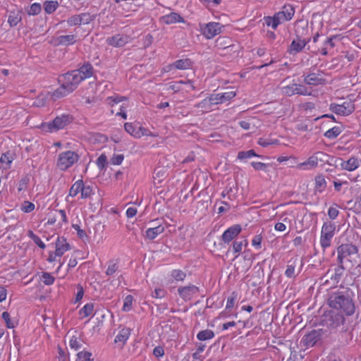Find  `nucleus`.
Segmentation results:
<instances>
[{
  "label": "nucleus",
  "instance_id": "052dcab7",
  "mask_svg": "<svg viewBox=\"0 0 361 361\" xmlns=\"http://www.w3.org/2000/svg\"><path fill=\"white\" fill-rule=\"evenodd\" d=\"M58 214V216L60 217V221H59V225L61 226L64 224L68 223V217L65 210L59 209L56 212Z\"/></svg>",
  "mask_w": 361,
  "mask_h": 361
},
{
  "label": "nucleus",
  "instance_id": "69168bd1",
  "mask_svg": "<svg viewBox=\"0 0 361 361\" xmlns=\"http://www.w3.org/2000/svg\"><path fill=\"white\" fill-rule=\"evenodd\" d=\"M252 166L257 171H266L268 164L260 161H252Z\"/></svg>",
  "mask_w": 361,
  "mask_h": 361
},
{
  "label": "nucleus",
  "instance_id": "72a5a7b5",
  "mask_svg": "<svg viewBox=\"0 0 361 361\" xmlns=\"http://www.w3.org/2000/svg\"><path fill=\"white\" fill-rule=\"evenodd\" d=\"M315 190L319 192L324 191L326 187V181L323 175H319L315 177Z\"/></svg>",
  "mask_w": 361,
  "mask_h": 361
},
{
  "label": "nucleus",
  "instance_id": "5701e85b",
  "mask_svg": "<svg viewBox=\"0 0 361 361\" xmlns=\"http://www.w3.org/2000/svg\"><path fill=\"white\" fill-rule=\"evenodd\" d=\"M165 228L162 225H158L153 228H149L145 231V237L152 240L155 239L159 235L164 232Z\"/></svg>",
  "mask_w": 361,
  "mask_h": 361
},
{
  "label": "nucleus",
  "instance_id": "6e6552de",
  "mask_svg": "<svg viewBox=\"0 0 361 361\" xmlns=\"http://www.w3.org/2000/svg\"><path fill=\"white\" fill-rule=\"evenodd\" d=\"M329 109L338 116H347L354 111L355 104L352 100H345L342 104L331 103Z\"/></svg>",
  "mask_w": 361,
  "mask_h": 361
},
{
  "label": "nucleus",
  "instance_id": "c756f323",
  "mask_svg": "<svg viewBox=\"0 0 361 361\" xmlns=\"http://www.w3.org/2000/svg\"><path fill=\"white\" fill-rule=\"evenodd\" d=\"M248 241L247 239H244L240 241H234L232 245V251L235 254V257H237L242 251L243 247H247Z\"/></svg>",
  "mask_w": 361,
  "mask_h": 361
},
{
  "label": "nucleus",
  "instance_id": "f704fd0d",
  "mask_svg": "<svg viewBox=\"0 0 361 361\" xmlns=\"http://www.w3.org/2000/svg\"><path fill=\"white\" fill-rule=\"evenodd\" d=\"M214 337V333L212 330H210V329H205V330L200 331L197 334V338L201 341L211 340Z\"/></svg>",
  "mask_w": 361,
  "mask_h": 361
},
{
  "label": "nucleus",
  "instance_id": "09e8293b",
  "mask_svg": "<svg viewBox=\"0 0 361 361\" xmlns=\"http://www.w3.org/2000/svg\"><path fill=\"white\" fill-rule=\"evenodd\" d=\"M30 182V178L27 176L23 177L18 183V192L26 190L27 185Z\"/></svg>",
  "mask_w": 361,
  "mask_h": 361
},
{
  "label": "nucleus",
  "instance_id": "39448f33",
  "mask_svg": "<svg viewBox=\"0 0 361 361\" xmlns=\"http://www.w3.org/2000/svg\"><path fill=\"white\" fill-rule=\"evenodd\" d=\"M236 96L235 91H229L223 93L212 94L210 96L201 101L197 106L199 108H207V106L211 104H223L230 101Z\"/></svg>",
  "mask_w": 361,
  "mask_h": 361
},
{
  "label": "nucleus",
  "instance_id": "6ab92c4d",
  "mask_svg": "<svg viewBox=\"0 0 361 361\" xmlns=\"http://www.w3.org/2000/svg\"><path fill=\"white\" fill-rule=\"evenodd\" d=\"M76 42V36L74 35H60L52 39L54 46H69Z\"/></svg>",
  "mask_w": 361,
  "mask_h": 361
},
{
  "label": "nucleus",
  "instance_id": "2f4dec72",
  "mask_svg": "<svg viewBox=\"0 0 361 361\" xmlns=\"http://www.w3.org/2000/svg\"><path fill=\"white\" fill-rule=\"evenodd\" d=\"M128 101V98L124 96H120L115 94L114 95L106 97V102L110 106H114L120 102Z\"/></svg>",
  "mask_w": 361,
  "mask_h": 361
},
{
  "label": "nucleus",
  "instance_id": "3c124183",
  "mask_svg": "<svg viewBox=\"0 0 361 361\" xmlns=\"http://www.w3.org/2000/svg\"><path fill=\"white\" fill-rule=\"evenodd\" d=\"M40 279L47 286L52 285L55 281L54 277L48 272H43L40 277Z\"/></svg>",
  "mask_w": 361,
  "mask_h": 361
},
{
  "label": "nucleus",
  "instance_id": "6e6d98bb",
  "mask_svg": "<svg viewBox=\"0 0 361 361\" xmlns=\"http://www.w3.org/2000/svg\"><path fill=\"white\" fill-rule=\"evenodd\" d=\"M118 269V265L116 262H110L108 264V267L105 271V274L107 276H112L116 272Z\"/></svg>",
  "mask_w": 361,
  "mask_h": 361
},
{
  "label": "nucleus",
  "instance_id": "13d9d810",
  "mask_svg": "<svg viewBox=\"0 0 361 361\" xmlns=\"http://www.w3.org/2000/svg\"><path fill=\"white\" fill-rule=\"evenodd\" d=\"M12 161L13 157L9 152L4 153L0 158V162L5 164L6 167H9Z\"/></svg>",
  "mask_w": 361,
  "mask_h": 361
},
{
  "label": "nucleus",
  "instance_id": "ddd939ff",
  "mask_svg": "<svg viewBox=\"0 0 361 361\" xmlns=\"http://www.w3.org/2000/svg\"><path fill=\"white\" fill-rule=\"evenodd\" d=\"M339 166L342 170L352 172L357 170L361 165V159L355 156H350L348 159H341Z\"/></svg>",
  "mask_w": 361,
  "mask_h": 361
},
{
  "label": "nucleus",
  "instance_id": "c85d7f7f",
  "mask_svg": "<svg viewBox=\"0 0 361 361\" xmlns=\"http://www.w3.org/2000/svg\"><path fill=\"white\" fill-rule=\"evenodd\" d=\"M43 6L44 12L47 14H51L58 8L59 4L57 1L47 0L44 2Z\"/></svg>",
  "mask_w": 361,
  "mask_h": 361
},
{
  "label": "nucleus",
  "instance_id": "bb28decb",
  "mask_svg": "<svg viewBox=\"0 0 361 361\" xmlns=\"http://www.w3.org/2000/svg\"><path fill=\"white\" fill-rule=\"evenodd\" d=\"M83 185V180L79 179L76 180L71 187L68 192V196L71 197H76L78 194L81 195L82 188Z\"/></svg>",
  "mask_w": 361,
  "mask_h": 361
},
{
  "label": "nucleus",
  "instance_id": "e433bc0d",
  "mask_svg": "<svg viewBox=\"0 0 361 361\" xmlns=\"http://www.w3.org/2000/svg\"><path fill=\"white\" fill-rule=\"evenodd\" d=\"M238 293L235 291H233L231 295L228 297L226 305V310H230L233 309L238 300Z\"/></svg>",
  "mask_w": 361,
  "mask_h": 361
},
{
  "label": "nucleus",
  "instance_id": "603ef678",
  "mask_svg": "<svg viewBox=\"0 0 361 361\" xmlns=\"http://www.w3.org/2000/svg\"><path fill=\"white\" fill-rule=\"evenodd\" d=\"M92 195H93L92 187L90 185H85L83 183L80 197L82 199H87L90 197Z\"/></svg>",
  "mask_w": 361,
  "mask_h": 361
},
{
  "label": "nucleus",
  "instance_id": "58836bf2",
  "mask_svg": "<svg viewBox=\"0 0 361 361\" xmlns=\"http://www.w3.org/2000/svg\"><path fill=\"white\" fill-rule=\"evenodd\" d=\"M341 132L342 130L340 127L334 126L325 132L324 136L329 139H334L338 137L341 133Z\"/></svg>",
  "mask_w": 361,
  "mask_h": 361
},
{
  "label": "nucleus",
  "instance_id": "4d7b16f0",
  "mask_svg": "<svg viewBox=\"0 0 361 361\" xmlns=\"http://www.w3.org/2000/svg\"><path fill=\"white\" fill-rule=\"evenodd\" d=\"M262 240V233L256 235L252 240V245L257 250L261 249Z\"/></svg>",
  "mask_w": 361,
  "mask_h": 361
},
{
  "label": "nucleus",
  "instance_id": "dca6fc26",
  "mask_svg": "<svg viewBox=\"0 0 361 361\" xmlns=\"http://www.w3.org/2000/svg\"><path fill=\"white\" fill-rule=\"evenodd\" d=\"M192 66V61L188 59H182L175 61L173 63L169 64L164 69L165 72H169L172 70H188Z\"/></svg>",
  "mask_w": 361,
  "mask_h": 361
},
{
  "label": "nucleus",
  "instance_id": "1a4fd4ad",
  "mask_svg": "<svg viewBox=\"0 0 361 361\" xmlns=\"http://www.w3.org/2000/svg\"><path fill=\"white\" fill-rule=\"evenodd\" d=\"M222 27L223 25L219 23L209 22L200 24V31L206 39H211L221 32Z\"/></svg>",
  "mask_w": 361,
  "mask_h": 361
},
{
  "label": "nucleus",
  "instance_id": "ea45409f",
  "mask_svg": "<svg viewBox=\"0 0 361 361\" xmlns=\"http://www.w3.org/2000/svg\"><path fill=\"white\" fill-rule=\"evenodd\" d=\"M257 143L263 147H267L269 145H279V140L277 139L260 137L258 139Z\"/></svg>",
  "mask_w": 361,
  "mask_h": 361
},
{
  "label": "nucleus",
  "instance_id": "2eb2a0df",
  "mask_svg": "<svg viewBox=\"0 0 361 361\" xmlns=\"http://www.w3.org/2000/svg\"><path fill=\"white\" fill-rule=\"evenodd\" d=\"M241 231L242 228L240 224H234L228 227L221 235L222 241L228 244L240 233Z\"/></svg>",
  "mask_w": 361,
  "mask_h": 361
},
{
  "label": "nucleus",
  "instance_id": "9d476101",
  "mask_svg": "<svg viewBox=\"0 0 361 361\" xmlns=\"http://www.w3.org/2000/svg\"><path fill=\"white\" fill-rule=\"evenodd\" d=\"M59 81L70 92H72L74 90H75L78 85L80 83L78 77L73 71L61 75L59 78Z\"/></svg>",
  "mask_w": 361,
  "mask_h": 361
},
{
  "label": "nucleus",
  "instance_id": "423d86ee",
  "mask_svg": "<svg viewBox=\"0 0 361 361\" xmlns=\"http://www.w3.org/2000/svg\"><path fill=\"white\" fill-rule=\"evenodd\" d=\"M328 157V154L323 152H317L305 161L298 164L296 168L300 170H310L316 168L319 163L327 162Z\"/></svg>",
  "mask_w": 361,
  "mask_h": 361
},
{
  "label": "nucleus",
  "instance_id": "a18cd8bd",
  "mask_svg": "<svg viewBox=\"0 0 361 361\" xmlns=\"http://www.w3.org/2000/svg\"><path fill=\"white\" fill-rule=\"evenodd\" d=\"M295 94L310 96L312 92L310 91L304 85L295 83Z\"/></svg>",
  "mask_w": 361,
  "mask_h": 361
},
{
  "label": "nucleus",
  "instance_id": "f03ea898",
  "mask_svg": "<svg viewBox=\"0 0 361 361\" xmlns=\"http://www.w3.org/2000/svg\"><path fill=\"white\" fill-rule=\"evenodd\" d=\"M295 15V8L291 4H285L281 10L276 13L273 16L264 18L266 25L276 30L278 26L286 21L290 20Z\"/></svg>",
  "mask_w": 361,
  "mask_h": 361
},
{
  "label": "nucleus",
  "instance_id": "7ed1b4c3",
  "mask_svg": "<svg viewBox=\"0 0 361 361\" xmlns=\"http://www.w3.org/2000/svg\"><path fill=\"white\" fill-rule=\"evenodd\" d=\"M73 121V116L72 115L63 114L56 116L52 121L42 123L37 128L45 133H54L65 128Z\"/></svg>",
  "mask_w": 361,
  "mask_h": 361
},
{
  "label": "nucleus",
  "instance_id": "49530a36",
  "mask_svg": "<svg viewBox=\"0 0 361 361\" xmlns=\"http://www.w3.org/2000/svg\"><path fill=\"white\" fill-rule=\"evenodd\" d=\"M92 356V355L90 352L82 350L77 354L76 361H94Z\"/></svg>",
  "mask_w": 361,
  "mask_h": 361
},
{
  "label": "nucleus",
  "instance_id": "7c9ffc66",
  "mask_svg": "<svg viewBox=\"0 0 361 361\" xmlns=\"http://www.w3.org/2000/svg\"><path fill=\"white\" fill-rule=\"evenodd\" d=\"M319 337V334L314 330L305 336L304 342L307 345L312 346L316 343Z\"/></svg>",
  "mask_w": 361,
  "mask_h": 361
},
{
  "label": "nucleus",
  "instance_id": "338daca9",
  "mask_svg": "<svg viewBox=\"0 0 361 361\" xmlns=\"http://www.w3.org/2000/svg\"><path fill=\"white\" fill-rule=\"evenodd\" d=\"M107 162L106 156L104 154H102L97 159V164L99 168L103 169Z\"/></svg>",
  "mask_w": 361,
  "mask_h": 361
},
{
  "label": "nucleus",
  "instance_id": "f257e3e1",
  "mask_svg": "<svg viewBox=\"0 0 361 361\" xmlns=\"http://www.w3.org/2000/svg\"><path fill=\"white\" fill-rule=\"evenodd\" d=\"M330 308L340 315L350 316L355 312V305L353 300L343 292L332 293L327 300Z\"/></svg>",
  "mask_w": 361,
  "mask_h": 361
},
{
  "label": "nucleus",
  "instance_id": "9b49d317",
  "mask_svg": "<svg viewBox=\"0 0 361 361\" xmlns=\"http://www.w3.org/2000/svg\"><path fill=\"white\" fill-rule=\"evenodd\" d=\"M200 288L192 284L180 286L178 288L179 296L185 302L191 300L195 296L197 295Z\"/></svg>",
  "mask_w": 361,
  "mask_h": 361
},
{
  "label": "nucleus",
  "instance_id": "864d4df0",
  "mask_svg": "<svg viewBox=\"0 0 361 361\" xmlns=\"http://www.w3.org/2000/svg\"><path fill=\"white\" fill-rule=\"evenodd\" d=\"M35 208V205L34 203L26 200L23 202L20 209L24 213H30L34 211Z\"/></svg>",
  "mask_w": 361,
  "mask_h": 361
},
{
  "label": "nucleus",
  "instance_id": "a19ab883",
  "mask_svg": "<svg viewBox=\"0 0 361 361\" xmlns=\"http://www.w3.org/2000/svg\"><path fill=\"white\" fill-rule=\"evenodd\" d=\"M171 276L176 281H183L186 278V274L180 269H173L171 272Z\"/></svg>",
  "mask_w": 361,
  "mask_h": 361
},
{
  "label": "nucleus",
  "instance_id": "e2e57ef3",
  "mask_svg": "<svg viewBox=\"0 0 361 361\" xmlns=\"http://www.w3.org/2000/svg\"><path fill=\"white\" fill-rule=\"evenodd\" d=\"M124 159L123 154H114L111 158V163L113 165H120Z\"/></svg>",
  "mask_w": 361,
  "mask_h": 361
},
{
  "label": "nucleus",
  "instance_id": "a211bd4d",
  "mask_svg": "<svg viewBox=\"0 0 361 361\" xmlns=\"http://www.w3.org/2000/svg\"><path fill=\"white\" fill-rule=\"evenodd\" d=\"M183 85L190 86L191 90H195L196 89L194 82L192 80H188L172 82L169 84L168 90H172L174 93H177L183 90Z\"/></svg>",
  "mask_w": 361,
  "mask_h": 361
},
{
  "label": "nucleus",
  "instance_id": "de8ad7c7",
  "mask_svg": "<svg viewBox=\"0 0 361 361\" xmlns=\"http://www.w3.org/2000/svg\"><path fill=\"white\" fill-rule=\"evenodd\" d=\"M254 157H259L253 149H250L248 151H241L238 154V159L240 160L250 159Z\"/></svg>",
  "mask_w": 361,
  "mask_h": 361
},
{
  "label": "nucleus",
  "instance_id": "79ce46f5",
  "mask_svg": "<svg viewBox=\"0 0 361 361\" xmlns=\"http://www.w3.org/2000/svg\"><path fill=\"white\" fill-rule=\"evenodd\" d=\"M79 17L80 18L81 25H87L92 22L95 19L96 16L86 12L79 14Z\"/></svg>",
  "mask_w": 361,
  "mask_h": 361
},
{
  "label": "nucleus",
  "instance_id": "4468645a",
  "mask_svg": "<svg viewBox=\"0 0 361 361\" xmlns=\"http://www.w3.org/2000/svg\"><path fill=\"white\" fill-rule=\"evenodd\" d=\"M130 40V37L124 34H116L112 37H107L106 42L108 45L113 47H123L127 44Z\"/></svg>",
  "mask_w": 361,
  "mask_h": 361
},
{
  "label": "nucleus",
  "instance_id": "c03bdc74",
  "mask_svg": "<svg viewBox=\"0 0 361 361\" xmlns=\"http://www.w3.org/2000/svg\"><path fill=\"white\" fill-rule=\"evenodd\" d=\"M282 93L288 97H291L295 94V83L293 82L288 85L283 86L281 88Z\"/></svg>",
  "mask_w": 361,
  "mask_h": 361
},
{
  "label": "nucleus",
  "instance_id": "a878e982",
  "mask_svg": "<svg viewBox=\"0 0 361 361\" xmlns=\"http://www.w3.org/2000/svg\"><path fill=\"white\" fill-rule=\"evenodd\" d=\"M130 336V329L129 328L122 329L116 335L114 339L115 343H121L125 344Z\"/></svg>",
  "mask_w": 361,
  "mask_h": 361
},
{
  "label": "nucleus",
  "instance_id": "5fc2aeb1",
  "mask_svg": "<svg viewBox=\"0 0 361 361\" xmlns=\"http://www.w3.org/2000/svg\"><path fill=\"white\" fill-rule=\"evenodd\" d=\"M137 134L140 135V138L143 136H148V137H157V135L152 132L147 128H144L142 126H138L137 129Z\"/></svg>",
  "mask_w": 361,
  "mask_h": 361
},
{
  "label": "nucleus",
  "instance_id": "4be33fe9",
  "mask_svg": "<svg viewBox=\"0 0 361 361\" xmlns=\"http://www.w3.org/2000/svg\"><path fill=\"white\" fill-rule=\"evenodd\" d=\"M307 42L304 39H301L300 38H298L296 39H294L289 48H288V52L290 54H295L296 53L300 52L303 49V48L305 47Z\"/></svg>",
  "mask_w": 361,
  "mask_h": 361
},
{
  "label": "nucleus",
  "instance_id": "393cba45",
  "mask_svg": "<svg viewBox=\"0 0 361 361\" xmlns=\"http://www.w3.org/2000/svg\"><path fill=\"white\" fill-rule=\"evenodd\" d=\"M68 249L69 245L66 243L65 240L58 239L56 243L55 256H58V257H62Z\"/></svg>",
  "mask_w": 361,
  "mask_h": 361
},
{
  "label": "nucleus",
  "instance_id": "b1692460",
  "mask_svg": "<svg viewBox=\"0 0 361 361\" xmlns=\"http://www.w3.org/2000/svg\"><path fill=\"white\" fill-rule=\"evenodd\" d=\"M22 20L21 11L14 9L10 11L8 17V23L11 27L16 26Z\"/></svg>",
  "mask_w": 361,
  "mask_h": 361
},
{
  "label": "nucleus",
  "instance_id": "37998d69",
  "mask_svg": "<svg viewBox=\"0 0 361 361\" xmlns=\"http://www.w3.org/2000/svg\"><path fill=\"white\" fill-rule=\"evenodd\" d=\"M27 236L31 238L34 243L38 245L40 248L42 249H44L45 248L46 245L44 244V243L41 240V238L37 235L36 234H35V233L31 231V230H29L27 231Z\"/></svg>",
  "mask_w": 361,
  "mask_h": 361
},
{
  "label": "nucleus",
  "instance_id": "20e7f679",
  "mask_svg": "<svg viewBox=\"0 0 361 361\" xmlns=\"http://www.w3.org/2000/svg\"><path fill=\"white\" fill-rule=\"evenodd\" d=\"M79 159V154L74 151L62 152L58 155L56 166L60 171H66L77 163Z\"/></svg>",
  "mask_w": 361,
  "mask_h": 361
},
{
  "label": "nucleus",
  "instance_id": "aec40b11",
  "mask_svg": "<svg viewBox=\"0 0 361 361\" xmlns=\"http://www.w3.org/2000/svg\"><path fill=\"white\" fill-rule=\"evenodd\" d=\"M161 22L166 25H171L177 23H184L185 20L178 13L171 12L169 14L164 15L160 18Z\"/></svg>",
  "mask_w": 361,
  "mask_h": 361
},
{
  "label": "nucleus",
  "instance_id": "774afa93",
  "mask_svg": "<svg viewBox=\"0 0 361 361\" xmlns=\"http://www.w3.org/2000/svg\"><path fill=\"white\" fill-rule=\"evenodd\" d=\"M72 226L74 228V230L77 231V235L80 238L84 239L87 237V233H86L85 231L80 228L79 225L73 224Z\"/></svg>",
  "mask_w": 361,
  "mask_h": 361
},
{
  "label": "nucleus",
  "instance_id": "f8f14e48",
  "mask_svg": "<svg viewBox=\"0 0 361 361\" xmlns=\"http://www.w3.org/2000/svg\"><path fill=\"white\" fill-rule=\"evenodd\" d=\"M326 74L323 72L311 73L304 78V82L309 85L317 86L327 83Z\"/></svg>",
  "mask_w": 361,
  "mask_h": 361
},
{
  "label": "nucleus",
  "instance_id": "cd10ccee",
  "mask_svg": "<svg viewBox=\"0 0 361 361\" xmlns=\"http://www.w3.org/2000/svg\"><path fill=\"white\" fill-rule=\"evenodd\" d=\"M94 312V304L89 302L85 304L80 310L79 316L81 319L86 318L89 316L93 315Z\"/></svg>",
  "mask_w": 361,
  "mask_h": 361
},
{
  "label": "nucleus",
  "instance_id": "f3484780",
  "mask_svg": "<svg viewBox=\"0 0 361 361\" xmlns=\"http://www.w3.org/2000/svg\"><path fill=\"white\" fill-rule=\"evenodd\" d=\"M93 71L94 69L90 63H87L82 66L79 69L74 70L73 71H75L81 82L84 80L91 78L93 75Z\"/></svg>",
  "mask_w": 361,
  "mask_h": 361
},
{
  "label": "nucleus",
  "instance_id": "bf43d9fd",
  "mask_svg": "<svg viewBox=\"0 0 361 361\" xmlns=\"http://www.w3.org/2000/svg\"><path fill=\"white\" fill-rule=\"evenodd\" d=\"M1 317L4 320L7 328L12 329L15 327L14 323L11 321L10 314L8 312H4Z\"/></svg>",
  "mask_w": 361,
  "mask_h": 361
},
{
  "label": "nucleus",
  "instance_id": "c9c22d12",
  "mask_svg": "<svg viewBox=\"0 0 361 361\" xmlns=\"http://www.w3.org/2000/svg\"><path fill=\"white\" fill-rule=\"evenodd\" d=\"M71 92L66 90V88H65V87L61 83L59 87H58L52 92L51 96L54 99H58L68 95Z\"/></svg>",
  "mask_w": 361,
  "mask_h": 361
},
{
  "label": "nucleus",
  "instance_id": "473e14b6",
  "mask_svg": "<svg viewBox=\"0 0 361 361\" xmlns=\"http://www.w3.org/2000/svg\"><path fill=\"white\" fill-rule=\"evenodd\" d=\"M125 130L135 138H140V135L137 134L138 127L137 124L132 122H128L124 124Z\"/></svg>",
  "mask_w": 361,
  "mask_h": 361
},
{
  "label": "nucleus",
  "instance_id": "8fccbe9b",
  "mask_svg": "<svg viewBox=\"0 0 361 361\" xmlns=\"http://www.w3.org/2000/svg\"><path fill=\"white\" fill-rule=\"evenodd\" d=\"M42 11V6L39 3H33L30 5L27 13L30 16H35L40 13Z\"/></svg>",
  "mask_w": 361,
  "mask_h": 361
},
{
  "label": "nucleus",
  "instance_id": "4c0bfd02",
  "mask_svg": "<svg viewBox=\"0 0 361 361\" xmlns=\"http://www.w3.org/2000/svg\"><path fill=\"white\" fill-rule=\"evenodd\" d=\"M134 302V298L131 295H128L123 299V305L122 310L125 312L130 311L133 308V304Z\"/></svg>",
  "mask_w": 361,
  "mask_h": 361
},
{
  "label": "nucleus",
  "instance_id": "412c9836",
  "mask_svg": "<svg viewBox=\"0 0 361 361\" xmlns=\"http://www.w3.org/2000/svg\"><path fill=\"white\" fill-rule=\"evenodd\" d=\"M355 247L348 244H342L338 247V260L340 264H343L344 258L350 255Z\"/></svg>",
  "mask_w": 361,
  "mask_h": 361
},
{
  "label": "nucleus",
  "instance_id": "680f3d73",
  "mask_svg": "<svg viewBox=\"0 0 361 361\" xmlns=\"http://www.w3.org/2000/svg\"><path fill=\"white\" fill-rule=\"evenodd\" d=\"M67 23L69 26L80 25L81 21L79 15H74L67 20Z\"/></svg>",
  "mask_w": 361,
  "mask_h": 361
},
{
  "label": "nucleus",
  "instance_id": "0e129e2a",
  "mask_svg": "<svg viewBox=\"0 0 361 361\" xmlns=\"http://www.w3.org/2000/svg\"><path fill=\"white\" fill-rule=\"evenodd\" d=\"M295 265L288 264L285 271L286 276L288 278H294L295 276Z\"/></svg>",
  "mask_w": 361,
  "mask_h": 361
},
{
  "label": "nucleus",
  "instance_id": "0eeeda50",
  "mask_svg": "<svg viewBox=\"0 0 361 361\" xmlns=\"http://www.w3.org/2000/svg\"><path fill=\"white\" fill-rule=\"evenodd\" d=\"M336 226L334 223L324 222L322 226L320 235L321 247L325 250L330 247L331 240L335 235Z\"/></svg>",
  "mask_w": 361,
  "mask_h": 361
}]
</instances>
